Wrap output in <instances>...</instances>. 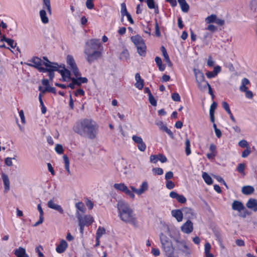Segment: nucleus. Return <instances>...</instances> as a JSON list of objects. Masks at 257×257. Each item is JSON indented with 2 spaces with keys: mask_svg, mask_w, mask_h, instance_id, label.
<instances>
[{
  "mask_svg": "<svg viewBox=\"0 0 257 257\" xmlns=\"http://www.w3.org/2000/svg\"><path fill=\"white\" fill-rule=\"evenodd\" d=\"M232 210L237 211L239 213V216L241 218H245L247 215L251 214V212L245 209L243 204L238 200H234L232 203Z\"/></svg>",
  "mask_w": 257,
  "mask_h": 257,
  "instance_id": "obj_5",
  "label": "nucleus"
},
{
  "mask_svg": "<svg viewBox=\"0 0 257 257\" xmlns=\"http://www.w3.org/2000/svg\"><path fill=\"white\" fill-rule=\"evenodd\" d=\"M84 53L86 60L90 64L101 58L102 56V51L84 50Z\"/></svg>",
  "mask_w": 257,
  "mask_h": 257,
  "instance_id": "obj_7",
  "label": "nucleus"
},
{
  "mask_svg": "<svg viewBox=\"0 0 257 257\" xmlns=\"http://www.w3.org/2000/svg\"><path fill=\"white\" fill-rule=\"evenodd\" d=\"M176 242V247L180 253L184 256H187L191 253L189 247L186 244L184 240H180L178 238L174 239Z\"/></svg>",
  "mask_w": 257,
  "mask_h": 257,
  "instance_id": "obj_6",
  "label": "nucleus"
},
{
  "mask_svg": "<svg viewBox=\"0 0 257 257\" xmlns=\"http://www.w3.org/2000/svg\"><path fill=\"white\" fill-rule=\"evenodd\" d=\"M238 145L241 148H249V145L247 142L245 140H242L238 142Z\"/></svg>",
  "mask_w": 257,
  "mask_h": 257,
  "instance_id": "obj_47",
  "label": "nucleus"
},
{
  "mask_svg": "<svg viewBox=\"0 0 257 257\" xmlns=\"http://www.w3.org/2000/svg\"><path fill=\"white\" fill-rule=\"evenodd\" d=\"M181 229L182 232L187 234L192 232L193 230L192 222L190 220H188L182 225Z\"/></svg>",
  "mask_w": 257,
  "mask_h": 257,
  "instance_id": "obj_12",
  "label": "nucleus"
},
{
  "mask_svg": "<svg viewBox=\"0 0 257 257\" xmlns=\"http://www.w3.org/2000/svg\"><path fill=\"white\" fill-rule=\"evenodd\" d=\"M135 79L136 83L135 84V86L136 88L139 90H142L144 86V81L139 73H137L135 75Z\"/></svg>",
  "mask_w": 257,
  "mask_h": 257,
  "instance_id": "obj_19",
  "label": "nucleus"
},
{
  "mask_svg": "<svg viewBox=\"0 0 257 257\" xmlns=\"http://www.w3.org/2000/svg\"><path fill=\"white\" fill-rule=\"evenodd\" d=\"M155 62L159 67V70L161 71H163L165 69V67L162 64L161 58L158 56L156 57L155 58Z\"/></svg>",
  "mask_w": 257,
  "mask_h": 257,
  "instance_id": "obj_36",
  "label": "nucleus"
},
{
  "mask_svg": "<svg viewBox=\"0 0 257 257\" xmlns=\"http://www.w3.org/2000/svg\"><path fill=\"white\" fill-rule=\"evenodd\" d=\"M122 192L124 193L126 195L130 196L132 199L135 198V196L134 193L130 190L126 186L124 187Z\"/></svg>",
  "mask_w": 257,
  "mask_h": 257,
  "instance_id": "obj_43",
  "label": "nucleus"
},
{
  "mask_svg": "<svg viewBox=\"0 0 257 257\" xmlns=\"http://www.w3.org/2000/svg\"><path fill=\"white\" fill-rule=\"evenodd\" d=\"M55 150L56 151V152L59 154H61L63 153V147L60 144H57L56 145V147H55Z\"/></svg>",
  "mask_w": 257,
  "mask_h": 257,
  "instance_id": "obj_50",
  "label": "nucleus"
},
{
  "mask_svg": "<svg viewBox=\"0 0 257 257\" xmlns=\"http://www.w3.org/2000/svg\"><path fill=\"white\" fill-rule=\"evenodd\" d=\"M98 125L91 119H83L77 122L73 126V131L80 136L93 140L96 137Z\"/></svg>",
  "mask_w": 257,
  "mask_h": 257,
  "instance_id": "obj_1",
  "label": "nucleus"
},
{
  "mask_svg": "<svg viewBox=\"0 0 257 257\" xmlns=\"http://www.w3.org/2000/svg\"><path fill=\"white\" fill-rule=\"evenodd\" d=\"M40 16L43 23L47 24L49 22V19L45 10H42L40 11Z\"/></svg>",
  "mask_w": 257,
  "mask_h": 257,
  "instance_id": "obj_31",
  "label": "nucleus"
},
{
  "mask_svg": "<svg viewBox=\"0 0 257 257\" xmlns=\"http://www.w3.org/2000/svg\"><path fill=\"white\" fill-rule=\"evenodd\" d=\"M147 4L149 9H153L155 8L154 0H147Z\"/></svg>",
  "mask_w": 257,
  "mask_h": 257,
  "instance_id": "obj_52",
  "label": "nucleus"
},
{
  "mask_svg": "<svg viewBox=\"0 0 257 257\" xmlns=\"http://www.w3.org/2000/svg\"><path fill=\"white\" fill-rule=\"evenodd\" d=\"M131 40L137 48V52L140 56L146 55V46L143 39L140 35H136L131 37Z\"/></svg>",
  "mask_w": 257,
  "mask_h": 257,
  "instance_id": "obj_4",
  "label": "nucleus"
},
{
  "mask_svg": "<svg viewBox=\"0 0 257 257\" xmlns=\"http://www.w3.org/2000/svg\"><path fill=\"white\" fill-rule=\"evenodd\" d=\"M68 247V243L64 239H62L56 248V251L59 253H63Z\"/></svg>",
  "mask_w": 257,
  "mask_h": 257,
  "instance_id": "obj_17",
  "label": "nucleus"
},
{
  "mask_svg": "<svg viewBox=\"0 0 257 257\" xmlns=\"http://www.w3.org/2000/svg\"><path fill=\"white\" fill-rule=\"evenodd\" d=\"M202 177L205 182L208 185H211L213 183L211 177L206 172L202 173Z\"/></svg>",
  "mask_w": 257,
  "mask_h": 257,
  "instance_id": "obj_33",
  "label": "nucleus"
},
{
  "mask_svg": "<svg viewBox=\"0 0 257 257\" xmlns=\"http://www.w3.org/2000/svg\"><path fill=\"white\" fill-rule=\"evenodd\" d=\"M15 254L17 257H21L22 255H25L27 257V254L26 252L25 248L22 247H19L15 250Z\"/></svg>",
  "mask_w": 257,
  "mask_h": 257,
  "instance_id": "obj_29",
  "label": "nucleus"
},
{
  "mask_svg": "<svg viewBox=\"0 0 257 257\" xmlns=\"http://www.w3.org/2000/svg\"><path fill=\"white\" fill-rule=\"evenodd\" d=\"M132 140L135 143L138 144V149L140 151L144 152L146 150V145L141 137L134 135L132 137Z\"/></svg>",
  "mask_w": 257,
  "mask_h": 257,
  "instance_id": "obj_11",
  "label": "nucleus"
},
{
  "mask_svg": "<svg viewBox=\"0 0 257 257\" xmlns=\"http://www.w3.org/2000/svg\"><path fill=\"white\" fill-rule=\"evenodd\" d=\"M155 35L157 37L161 36V32L160 31V28L157 22L155 23Z\"/></svg>",
  "mask_w": 257,
  "mask_h": 257,
  "instance_id": "obj_59",
  "label": "nucleus"
},
{
  "mask_svg": "<svg viewBox=\"0 0 257 257\" xmlns=\"http://www.w3.org/2000/svg\"><path fill=\"white\" fill-rule=\"evenodd\" d=\"M180 6L181 10L184 13H187L189 10V6L186 0H178Z\"/></svg>",
  "mask_w": 257,
  "mask_h": 257,
  "instance_id": "obj_26",
  "label": "nucleus"
},
{
  "mask_svg": "<svg viewBox=\"0 0 257 257\" xmlns=\"http://www.w3.org/2000/svg\"><path fill=\"white\" fill-rule=\"evenodd\" d=\"M216 17H217L215 15L212 14L206 18L205 22L208 24L215 23Z\"/></svg>",
  "mask_w": 257,
  "mask_h": 257,
  "instance_id": "obj_41",
  "label": "nucleus"
},
{
  "mask_svg": "<svg viewBox=\"0 0 257 257\" xmlns=\"http://www.w3.org/2000/svg\"><path fill=\"white\" fill-rule=\"evenodd\" d=\"M185 153L187 156H189L191 154V149H190V141L188 139H187L185 141Z\"/></svg>",
  "mask_w": 257,
  "mask_h": 257,
  "instance_id": "obj_40",
  "label": "nucleus"
},
{
  "mask_svg": "<svg viewBox=\"0 0 257 257\" xmlns=\"http://www.w3.org/2000/svg\"><path fill=\"white\" fill-rule=\"evenodd\" d=\"M118 215L123 222L136 226L137 224V218L132 209L126 202L119 200L117 202Z\"/></svg>",
  "mask_w": 257,
  "mask_h": 257,
  "instance_id": "obj_2",
  "label": "nucleus"
},
{
  "mask_svg": "<svg viewBox=\"0 0 257 257\" xmlns=\"http://www.w3.org/2000/svg\"><path fill=\"white\" fill-rule=\"evenodd\" d=\"M43 4V8L47 9L48 12L49 14H51V4L50 0H42Z\"/></svg>",
  "mask_w": 257,
  "mask_h": 257,
  "instance_id": "obj_38",
  "label": "nucleus"
},
{
  "mask_svg": "<svg viewBox=\"0 0 257 257\" xmlns=\"http://www.w3.org/2000/svg\"><path fill=\"white\" fill-rule=\"evenodd\" d=\"M76 77H72L71 80L74 84H76V85L78 86H80L82 83H86L88 82V79L86 77H82L80 76Z\"/></svg>",
  "mask_w": 257,
  "mask_h": 257,
  "instance_id": "obj_21",
  "label": "nucleus"
},
{
  "mask_svg": "<svg viewBox=\"0 0 257 257\" xmlns=\"http://www.w3.org/2000/svg\"><path fill=\"white\" fill-rule=\"evenodd\" d=\"M245 167V166L244 163H240L238 165V167H237L236 170L238 172L242 173L244 172Z\"/></svg>",
  "mask_w": 257,
  "mask_h": 257,
  "instance_id": "obj_53",
  "label": "nucleus"
},
{
  "mask_svg": "<svg viewBox=\"0 0 257 257\" xmlns=\"http://www.w3.org/2000/svg\"><path fill=\"white\" fill-rule=\"evenodd\" d=\"M66 62L67 65L69 66V68L72 71L75 77L81 76V73L80 72L72 56L68 55L66 58Z\"/></svg>",
  "mask_w": 257,
  "mask_h": 257,
  "instance_id": "obj_9",
  "label": "nucleus"
},
{
  "mask_svg": "<svg viewBox=\"0 0 257 257\" xmlns=\"http://www.w3.org/2000/svg\"><path fill=\"white\" fill-rule=\"evenodd\" d=\"M105 233V229L104 227L99 226L96 231V239L98 240Z\"/></svg>",
  "mask_w": 257,
  "mask_h": 257,
  "instance_id": "obj_35",
  "label": "nucleus"
},
{
  "mask_svg": "<svg viewBox=\"0 0 257 257\" xmlns=\"http://www.w3.org/2000/svg\"><path fill=\"white\" fill-rule=\"evenodd\" d=\"M152 172L154 175H161L163 174V170L161 168H154L152 169Z\"/></svg>",
  "mask_w": 257,
  "mask_h": 257,
  "instance_id": "obj_46",
  "label": "nucleus"
},
{
  "mask_svg": "<svg viewBox=\"0 0 257 257\" xmlns=\"http://www.w3.org/2000/svg\"><path fill=\"white\" fill-rule=\"evenodd\" d=\"M169 196L173 199H176L180 203H185L187 201L184 196L180 195L175 191H171L169 194Z\"/></svg>",
  "mask_w": 257,
  "mask_h": 257,
  "instance_id": "obj_13",
  "label": "nucleus"
},
{
  "mask_svg": "<svg viewBox=\"0 0 257 257\" xmlns=\"http://www.w3.org/2000/svg\"><path fill=\"white\" fill-rule=\"evenodd\" d=\"M249 83V81L248 79L246 78H244L241 80V84L239 87V90L241 92H245L248 90L247 87L246 86V85Z\"/></svg>",
  "mask_w": 257,
  "mask_h": 257,
  "instance_id": "obj_28",
  "label": "nucleus"
},
{
  "mask_svg": "<svg viewBox=\"0 0 257 257\" xmlns=\"http://www.w3.org/2000/svg\"><path fill=\"white\" fill-rule=\"evenodd\" d=\"M76 215L79 222H82L86 225H90L93 222V217L90 215L82 216L79 211H77Z\"/></svg>",
  "mask_w": 257,
  "mask_h": 257,
  "instance_id": "obj_10",
  "label": "nucleus"
},
{
  "mask_svg": "<svg viewBox=\"0 0 257 257\" xmlns=\"http://www.w3.org/2000/svg\"><path fill=\"white\" fill-rule=\"evenodd\" d=\"M206 29L211 31V32H214L217 30V27L212 24L209 25Z\"/></svg>",
  "mask_w": 257,
  "mask_h": 257,
  "instance_id": "obj_62",
  "label": "nucleus"
},
{
  "mask_svg": "<svg viewBox=\"0 0 257 257\" xmlns=\"http://www.w3.org/2000/svg\"><path fill=\"white\" fill-rule=\"evenodd\" d=\"M163 131L165 132L171 138H174V134L173 132L167 127H164Z\"/></svg>",
  "mask_w": 257,
  "mask_h": 257,
  "instance_id": "obj_63",
  "label": "nucleus"
},
{
  "mask_svg": "<svg viewBox=\"0 0 257 257\" xmlns=\"http://www.w3.org/2000/svg\"><path fill=\"white\" fill-rule=\"evenodd\" d=\"M44 65L48 68L52 69V71H58L59 70V68L62 67V65H59L57 63L52 62L51 64H49L46 63L44 64Z\"/></svg>",
  "mask_w": 257,
  "mask_h": 257,
  "instance_id": "obj_25",
  "label": "nucleus"
},
{
  "mask_svg": "<svg viewBox=\"0 0 257 257\" xmlns=\"http://www.w3.org/2000/svg\"><path fill=\"white\" fill-rule=\"evenodd\" d=\"M246 206L253 210L254 212L257 211V200L254 198H250L246 203Z\"/></svg>",
  "mask_w": 257,
  "mask_h": 257,
  "instance_id": "obj_18",
  "label": "nucleus"
},
{
  "mask_svg": "<svg viewBox=\"0 0 257 257\" xmlns=\"http://www.w3.org/2000/svg\"><path fill=\"white\" fill-rule=\"evenodd\" d=\"M120 12H121V15L122 17H124V16L126 15L127 14H129V13H128V12L127 11L126 5H125V3H123L121 4Z\"/></svg>",
  "mask_w": 257,
  "mask_h": 257,
  "instance_id": "obj_45",
  "label": "nucleus"
},
{
  "mask_svg": "<svg viewBox=\"0 0 257 257\" xmlns=\"http://www.w3.org/2000/svg\"><path fill=\"white\" fill-rule=\"evenodd\" d=\"M63 158L65 164V169L69 174H71V172L69 169L70 163L69 158L66 155H64L63 156Z\"/></svg>",
  "mask_w": 257,
  "mask_h": 257,
  "instance_id": "obj_37",
  "label": "nucleus"
},
{
  "mask_svg": "<svg viewBox=\"0 0 257 257\" xmlns=\"http://www.w3.org/2000/svg\"><path fill=\"white\" fill-rule=\"evenodd\" d=\"M45 90L47 91V92H52L54 94H56V89L55 87L49 86V87H46L45 88Z\"/></svg>",
  "mask_w": 257,
  "mask_h": 257,
  "instance_id": "obj_61",
  "label": "nucleus"
},
{
  "mask_svg": "<svg viewBox=\"0 0 257 257\" xmlns=\"http://www.w3.org/2000/svg\"><path fill=\"white\" fill-rule=\"evenodd\" d=\"M166 187L169 189H172L175 187L174 183L170 180H167Z\"/></svg>",
  "mask_w": 257,
  "mask_h": 257,
  "instance_id": "obj_58",
  "label": "nucleus"
},
{
  "mask_svg": "<svg viewBox=\"0 0 257 257\" xmlns=\"http://www.w3.org/2000/svg\"><path fill=\"white\" fill-rule=\"evenodd\" d=\"M60 68H61V69H59L58 72L61 74L63 80L67 81L66 78L71 79L70 72L68 69L65 68V65H62V67H60Z\"/></svg>",
  "mask_w": 257,
  "mask_h": 257,
  "instance_id": "obj_16",
  "label": "nucleus"
},
{
  "mask_svg": "<svg viewBox=\"0 0 257 257\" xmlns=\"http://www.w3.org/2000/svg\"><path fill=\"white\" fill-rule=\"evenodd\" d=\"M1 176L4 185V192H7L10 190V181L9 176L5 173H2Z\"/></svg>",
  "mask_w": 257,
  "mask_h": 257,
  "instance_id": "obj_14",
  "label": "nucleus"
},
{
  "mask_svg": "<svg viewBox=\"0 0 257 257\" xmlns=\"http://www.w3.org/2000/svg\"><path fill=\"white\" fill-rule=\"evenodd\" d=\"M193 71L195 75L196 82H200L203 80H205L204 74L199 69L194 68Z\"/></svg>",
  "mask_w": 257,
  "mask_h": 257,
  "instance_id": "obj_22",
  "label": "nucleus"
},
{
  "mask_svg": "<svg viewBox=\"0 0 257 257\" xmlns=\"http://www.w3.org/2000/svg\"><path fill=\"white\" fill-rule=\"evenodd\" d=\"M158 161H160L161 163H164L167 161V159L165 155L162 154H159L158 155Z\"/></svg>",
  "mask_w": 257,
  "mask_h": 257,
  "instance_id": "obj_49",
  "label": "nucleus"
},
{
  "mask_svg": "<svg viewBox=\"0 0 257 257\" xmlns=\"http://www.w3.org/2000/svg\"><path fill=\"white\" fill-rule=\"evenodd\" d=\"M102 49L103 48L99 40L93 39H91L86 43L84 50H88L89 51H102Z\"/></svg>",
  "mask_w": 257,
  "mask_h": 257,
  "instance_id": "obj_8",
  "label": "nucleus"
},
{
  "mask_svg": "<svg viewBox=\"0 0 257 257\" xmlns=\"http://www.w3.org/2000/svg\"><path fill=\"white\" fill-rule=\"evenodd\" d=\"M148 189V184L147 182L142 183L140 189H138V195H141Z\"/></svg>",
  "mask_w": 257,
  "mask_h": 257,
  "instance_id": "obj_34",
  "label": "nucleus"
},
{
  "mask_svg": "<svg viewBox=\"0 0 257 257\" xmlns=\"http://www.w3.org/2000/svg\"><path fill=\"white\" fill-rule=\"evenodd\" d=\"M217 104L215 101H213L212 103L211 104L210 110H209V115H210V121L214 123L215 121V116H214V111L215 109L217 107Z\"/></svg>",
  "mask_w": 257,
  "mask_h": 257,
  "instance_id": "obj_24",
  "label": "nucleus"
},
{
  "mask_svg": "<svg viewBox=\"0 0 257 257\" xmlns=\"http://www.w3.org/2000/svg\"><path fill=\"white\" fill-rule=\"evenodd\" d=\"M222 104L223 108L225 109L227 113H230L231 111L229 108V105L228 104V103L225 101H223Z\"/></svg>",
  "mask_w": 257,
  "mask_h": 257,
  "instance_id": "obj_51",
  "label": "nucleus"
},
{
  "mask_svg": "<svg viewBox=\"0 0 257 257\" xmlns=\"http://www.w3.org/2000/svg\"><path fill=\"white\" fill-rule=\"evenodd\" d=\"M30 61L33 63V64H28V65L36 69H38L43 64L42 60L37 57H34Z\"/></svg>",
  "mask_w": 257,
  "mask_h": 257,
  "instance_id": "obj_20",
  "label": "nucleus"
},
{
  "mask_svg": "<svg viewBox=\"0 0 257 257\" xmlns=\"http://www.w3.org/2000/svg\"><path fill=\"white\" fill-rule=\"evenodd\" d=\"M196 82L197 83V86H198V88L201 91H204L207 88V84L209 83L208 82V81L205 80V79L201 81L200 82L199 81V82Z\"/></svg>",
  "mask_w": 257,
  "mask_h": 257,
  "instance_id": "obj_32",
  "label": "nucleus"
},
{
  "mask_svg": "<svg viewBox=\"0 0 257 257\" xmlns=\"http://www.w3.org/2000/svg\"><path fill=\"white\" fill-rule=\"evenodd\" d=\"M75 207L77 209V211H80L82 213H84L85 209L84 208V204L82 202H78L75 204Z\"/></svg>",
  "mask_w": 257,
  "mask_h": 257,
  "instance_id": "obj_44",
  "label": "nucleus"
},
{
  "mask_svg": "<svg viewBox=\"0 0 257 257\" xmlns=\"http://www.w3.org/2000/svg\"><path fill=\"white\" fill-rule=\"evenodd\" d=\"M183 215L184 214L187 218H191L193 216L194 214L193 210L188 207H185L182 209Z\"/></svg>",
  "mask_w": 257,
  "mask_h": 257,
  "instance_id": "obj_30",
  "label": "nucleus"
},
{
  "mask_svg": "<svg viewBox=\"0 0 257 257\" xmlns=\"http://www.w3.org/2000/svg\"><path fill=\"white\" fill-rule=\"evenodd\" d=\"M160 239L162 248L168 257H174V247L170 238L163 233L160 234Z\"/></svg>",
  "mask_w": 257,
  "mask_h": 257,
  "instance_id": "obj_3",
  "label": "nucleus"
},
{
  "mask_svg": "<svg viewBox=\"0 0 257 257\" xmlns=\"http://www.w3.org/2000/svg\"><path fill=\"white\" fill-rule=\"evenodd\" d=\"M7 43L13 49L17 47V43H15L13 39H10Z\"/></svg>",
  "mask_w": 257,
  "mask_h": 257,
  "instance_id": "obj_56",
  "label": "nucleus"
},
{
  "mask_svg": "<svg viewBox=\"0 0 257 257\" xmlns=\"http://www.w3.org/2000/svg\"><path fill=\"white\" fill-rule=\"evenodd\" d=\"M254 191V188L251 186H244L242 187L241 192L244 195H250Z\"/></svg>",
  "mask_w": 257,
  "mask_h": 257,
  "instance_id": "obj_27",
  "label": "nucleus"
},
{
  "mask_svg": "<svg viewBox=\"0 0 257 257\" xmlns=\"http://www.w3.org/2000/svg\"><path fill=\"white\" fill-rule=\"evenodd\" d=\"M93 0H87L86 2V6L87 9L91 10L93 8L94 5L92 3Z\"/></svg>",
  "mask_w": 257,
  "mask_h": 257,
  "instance_id": "obj_60",
  "label": "nucleus"
},
{
  "mask_svg": "<svg viewBox=\"0 0 257 257\" xmlns=\"http://www.w3.org/2000/svg\"><path fill=\"white\" fill-rule=\"evenodd\" d=\"M129 57V53L126 49H124L120 53L119 59L122 60H127Z\"/></svg>",
  "mask_w": 257,
  "mask_h": 257,
  "instance_id": "obj_39",
  "label": "nucleus"
},
{
  "mask_svg": "<svg viewBox=\"0 0 257 257\" xmlns=\"http://www.w3.org/2000/svg\"><path fill=\"white\" fill-rule=\"evenodd\" d=\"M251 153V150L250 147L246 148L245 150H244L241 154V157L243 158H245L247 157L249 154Z\"/></svg>",
  "mask_w": 257,
  "mask_h": 257,
  "instance_id": "obj_48",
  "label": "nucleus"
},
{
  "mask_svg": "<svg viewBox=\"0 0 257 257\" xmlns=\"http://www.w3.org/2000/svg\"><path fill=\"white\" fill-rule=\"evenodd\" d=\"M14 159L15 158H14L13 159ZM12 159H13L12 158H10V157L6 158L5 160V164L9 167L12 166H13Z\"/></svg>",
  "mask_w": 257,
  "mask_h": 257,
  "instance_id": "obj_55",
  "label": "nucleus"
},
{
  "mask_svg": "<svg viewBox=\"0 0 257 257\" xmlns=\"http://www.w3.org/2000/svg\"><path fill=\"white\" fill-rule=\"evenodd\" d=\"M250 5L251 9L255 10L257 8V1L252 0L250 2Z\"/></svg>",
  "mask_w": 257,
  "mask_h": 257,
  "instance_id": "obj_64",
  "label": "nucleus"
},
{
  "mask_svg": "<svg viewBox=\"0 0 257 257\" xmlns=\"http://www.w3.org/2000/svg\"><path fill=\"white\" fill-rule=\"evenodd\" d=\"M172 215L175 217L178 222H180L183 219V212L180 209H175L171 211Z\"/></svg>",
  "mask_w": 257,
  "mask_h": 257,
  "instance_id": "obj_23",
  "label": "nucleus"
},
{
  "mask_svg": "<svg viewBox=\"0 0 257 257\" xmlns=\"http://www.w3.org/2000/svg\"><path fill=\"white\" fill-rule=\"evenodd\" d=\"M149 100L150 103L153 106H156L157 105V101L154 98V97L153 96L152 94H150L149 96Z\"/></svg>",
  "mask_w": 257,
  "mask_h": 257,
  "instance_id": "obj_54",
  "label": "nucleus"
},
{
  "mask_svg": "<svg viewBox=\"0 0 257 257\" xmlns=\"http://www.w3.org/2000/svg\"><path fill=\"white\" fill-rule=\"evenodd\" d=\"M125 185L124 183H115L113 185V187L117 190L122 192L124 187H125Z\"/></svg>",
  "mask_w": 257,
  "mask_h": 257,
  "instance_id": "obj_42",
  "label": "nucleus"
},
{
  "mask_svg": "<svg viewBox=\"0 0 257 257\" xmlns=\"http://www.w3.org/2000/svg\"><path fill=\"white\" fill-rule=\"evenodd\" d=\"M47 205L49 208L57 211L60 214L64 213V210L62 207L60 205L55 203L53 199L50 200Z\"/></svg>",
  "mask_w": 257,
  "mask_h": 257,
  "instance_id": "obj_15",
  "label": "nucleus"
},
{
  "mask_svg": "<svg viewBox=\"0 0 257 257\" xmlns=\"http://www.w3.org/2000/svg\"><path fill=\"white\" fill-rule=\"evenodd\" d=\"M172 98L175 101H180L181 100L180 96L178 93H173L172 94Z\"/></svg>",
  "mask_w": 257,
  "mask_h": 257,
  "instance_id": "obj_57",
  "label": "nucleus"
}]
</instances>
